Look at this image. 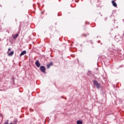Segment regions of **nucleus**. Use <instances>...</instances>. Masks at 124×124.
Here are the masks:
<instances>
[{"label":"nucleus","instance_id":"1","mask_svg":"<svg viewBox=\"0 0 124 124\" xmlns=\"http://www.w3.org/2000/svg\"><path fill=\"white\" fill-rule=\"evenodd\" d=\"M93 84L94 85V86H96L97 89H98V90H99V89H100V84L99 83L97 82V81H96L95 80H93Z\"/></svg>","mask_w":124,"mask_h":124},{"label":"nucleus","instance_id":"2","mask_svg":"<svg viewBox=\"0 0 124 124\" xmlns=\"http://www.w3.org/2000/svg\"><path fill=\"white\" fill-rule=\"evenodd\" d=\"M40 70H41V71H42V72H43L44 73H45V71H46V68L44 66H41L40 67Z\"/></svg>","mask_w":124,"mask_h":124},{"label":"nucleus","instance_id":"3","mask_svg":"<svg viewBox=\"0 0 124 124\" xmlns=\"http://www.w3.org/2000/svg\"><path fill=\"white\" fill-rule=\"evenodd\" d=\"M35 64L37 67H40V63H39V61L38 60L36 61Z\"/></svg>","mask_w":124,"mask_h":124},{"label":"nucleus","instance_id":"4","mask_svg":"<svg viewBox=\"0 0 124 124\" xmlns=\"http://www.w3.org/2000/svg\"><path fill=\"white\" fill-rule=\"evenodd\" d=\"M112 3V5L113 6H114V7H117V3H116V2L114 0H112L111 1Z\"/></svg>","mask_w":124,"mask_h":124},{"label":"nucleus","instance_id":"5","mask_svg":"<svg viewBox=\"0 0 124 124\" xmlns=\"http://www.w3.org/2000/svg\"><path fill=\"white\" fill-rule=\"evenodd\" d=\"M27 54V51L26 50L23 51L20 54V56H24V55Z\"/></svg>","mask_w":124,"mask_h":124},{"label":"nucleus","instance_id":"6","mask_svg":"<svg viewBox=\"0 0 124 124\" xmlns=\"http://www.w3.org/2000/svg\"><path fill=\"white\" fill-rule=\"evenodd\" d=\"M18 36H19V34H16L13 35V39H16V38H17Z\"/></svg>","mask_w":124,"mask_h":124},{"label":"nucleus","instance_id":"7","mask_svg":"<svg viewBox=\"0 0 124 124\" xmlns=\"http://www.w3.org/2000/svg\"><path fill=\"white\" fill-rule=\"evenodd\" d=\"M53 65V62H51L49 64L47 65V68H49V67H51Z\"/></svg>","mask_w":124,"mask_h":124},{"label":"nucleus","instance_id":"8","mask_svg":"<svg viewBox=\"0 0 124 124\" xmlns=\"http://www.w3.org/2000/svg\"><path fill=\"white\" fill-rule=\"evenodd\" d=\"M14 54V51H13L11 52L10 53H8V56L11 57V56H13Z\"/></svg>","mask_w":124,"mask_h":124},{"label":"nucleus","instance_id":"9","mask_svg":"<svg viewBox=\"0 0 124 124\" xmlns=\"http://www.w3.org/2000/svg\"><path fill=\"white\" fill-rule=\"evenodd\" d=\"M77 124H83V122L78 120L77 122Z\"/></svg>","mask_w":124,"mask_h":124},{"label":"nucleus","instance_id":"10","mask_svg":"<svg viewBox=\"0 0 124 124\" xmlns=\"http://www.w3.org/2000/svg\"><path fill=\"white\" fill-rule=\"evenodd\" d=\"M18 123V120L17 119H15L14 120L13 124H16Z\"/></svg>","mask_w":124,"mask_h":124},{"label":"nucleus","instance_id":"11","mask_svg":"<svg viewBox=\"0 0 124 124\" xmlns=\"http://www.w3.org/2000/svg\"><path fill=\"white\" fill-rule=\"evenodd\" d=\"M8 51H11V48H9L8 49Z\"/></svg>","mask_w":124,"mask_h":124}]
</instances>
